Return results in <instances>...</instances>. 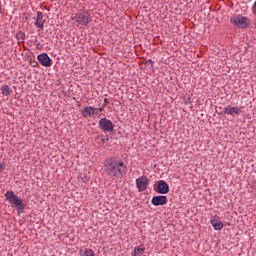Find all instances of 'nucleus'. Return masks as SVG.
I'll return each instance as SVG.
<instances>
[{"mask_svg": "<svg viewBox=\"0 0 256 256\" xmlns=\"http://www.w3.org/2000/svg\"><path fill=\"white\" fill-rule=\"evenodd\" d=\"M210 223L213 226V228L215 229V231H221V229H223V222L217 221V218H215V217H212L210 219Z\"/></svg>", "mask_w": 256, "mask_h": 256, "instance_id": "ddd939ff", "label": "nucleus"}, {"mask_svg": "<svg viewBox=\"0 0 256 256\" xmlns=\"http://www.w3.org/2000/svg\"><path fill=\"white\" fill-rule=\"evenodd\" d=\"M104 171L108 177L123 179L127 175V164L121 159L110 158L104 163Z\"/></svg>", "mask_w": 256, "mask_h": 256, "instance_id": "f257e3e1", "label": "nucleus"}, {"mask_svg": "<svg viewBox=\"0 0 256 256\" xmlns=\"http://www.w3.org/2000/svg\"><path fill=\"white\" fill-rule=\"evenodd\" d=\"M98 109V114L101 113L104 109V107L102 106L101 108H97Z\"/></svg>", "mask_w": 256, "mask_h": 256, "instance_id": "6ab92c4d", "label": "nucleus"}, {"mask_svg": "<svg viewBox=\"0 0 256 256\" xmlns=\"http://www.w3.org/2000/svg\"><path fill=\"white\" fill-rule=\"evenodd\" d=\"M99 127L104 133H111L115 129L113 122L107 118H102L99 120Z\"/></svg>", "mask_w": 256, "mask_h": 256, "instance_id": "39448f33", "label": "nucleus"}, {"mask_svg": "<svg viewBox=\"0 0 256 256\" xmlns=\"http://www.w3.org/2000/svg\"><path fill=\"white\" fill-rule=\"evenodd\" d=\"M246 1H248V3H251V1H253V0H246Z\"/></svg>", "mask_w": 256, "mask_h": 256, "instance_id": "412c9836", "label": "nucleus"}, {"mask_svg": "<svg viewBox=\"0 0 256 256\" xmlns=\"http://www.w3.org/2000/svg\"><path fill=\"white\" fill-rule=\"evenodd\" d=\"M37 60L39 61L40 65H42V67H51V65H53V60H51L47 53L38 55Z\"/></svg>", "mask_w": 256, "mask_h": 256, "instance_id": "423d86ee", "label": "nucleus"}, {"mask_svg": "<svg viewBox=\"0 0 256 256\" xmlns=\"http://www.w3.org/2000/svg\"><path fill=\"white\" fill-rule=\"evenodd\" d=\"M1 92H2V95H5L7 97L11 95V93H13V90H11V88L7 85H2Z\"/></svg>", "mask_w": 256, "mask_h": 256, "instance_id": "2eb2a0df", "label": "nucleus"}, {"mask_svg": "<svg viewBox=\"0 0 256 256\" xmlns=\"http://www.w3.org/2000/svg\"><path fill=\"white\" fill-rule=\"evenodd\" d=\"M252 11H253L254 15H256V1L254 2L253 6H252Z\"/></svg>", "mask_w": 256, "mask_h": 256, "instance_id": "f3484780", "label": "nucleus"}, {"mask_svg": "<svg viewBox=\"0 0 256 256\" xmlns=\"http://www.w3.org/2000/svg\"><path fill=\"white\" fill-rule=\"evenodd\" d=\"M151 203L155 207H159V205H167V196H154Z\"/></svg>", "mask_w": 256, "mask_h": 256, "instance_id": "9d476101", "label": "nucleus"}, {"mask_svg": "<svg viewBox=\"0 0 256 256\" xmlns=\"http://www.w3.org/2000/svg\"><path fill=\"white\" fill-rule=\"evenodd\" d=\"M156 191L162 195H167V193H169V184H167L165 180L158 181Z\"/></svg>", "mask_w": 256, "mask_h": 256, "instance_id": "1a4fd4ad", "label": "nucleus"}, {"mask_svg": "<svg viewBox=\"0 0 256 256\" xmlns=\"http://www.w3.org/2000/svg\"><path fill=\"white\" fill-rule=\"evenodd\" d=\"M224 113L225 115H239V113H241V110L239 109V107H231V106H228V107H225L224 108Z\"/></svg>", "mask_w": 256, "mask_h": 256, "instance_id": "f8f14e48", "label": "nucleus"}, {"mask_svg": "<svg viewBox=\"0 0 256 256\" xmlns=\"http://www.w3.org/2000/svg\"><path fill=\"white\" fill-rule=\"evenodd\" d=\"M72 21H74L77 27H85L91 23V14L86 10H79L75 16L72 17Z\"/></svg>", "mask_w": 256, "mask_h": 256, "instance_id": "f03ea898", "label": "nucleus"}, {"mask_svg": "<svg viewBox=\"0 0 256 256\" xmlns=\"http://www.w3.org/2000/svg\"><path fill=\"white\" fill-rule=\"evenodd\" d=\"M145 255V247L136 246L132 252V256H143Z\"/></svg>", "mask_w": 256, "mask_h": 256, "instance_id": "4468645a", "label": "nucleus"}, {"mask_svg": "<svg viewBox=\"0 0 256 256\" xmlns=\"http://www.w3.org/2000/svg\"><path fill=\"white\" fill-rule=\"evenodd\" d=\"M35 27L43 29L45 21L43 20V12H37L36 21L34 23Z\"/></svg>", "mask_w": 256, "mask_h": 256, "instance_id": "9b49d317", "label": "nucleus"}, {"mask_svg": "<svg viewBox=\"0 0 256 256\" xmlns=\"http://www.w3.org/2000/svg\"><path fill=\"white\" fill-rule=\"evenodd\" d=\"M94 115H99V109L93 106H86L82 110V117L88 119V117H93Z\"/></svg>", "mask_w": 256, "mask_h": 256, "instance_id": "0eeeda50", "label": "nucleus"}, {"mask_svg": "<svg viewBox=\"0 0 256 256\" xmlns=\"http://www.w3.org/2000/svg\"><path fill=\"white\" fill-rule=\"evenodd\" d=\"M147 185H149V180L145 176H141L136 179V186L138 191H147Z\"/></svg>", "mask_w": 256, "mask_h": 256, "instance_id": "6e6552de", "label": "nucleus"}, {"mask_svg": "<svg viewBox=\"0 0 256 256\" xmlns=\"http://www.w3.org/2000/svg\"><path fill=\"white\" fill-rule=\"evenodd\" d=\"M6 200L10 203L11 207H16L17 211H23L25 209V204L23 199H21L15 192L7 191L5 193Z\"/></svg>", "mask_w": 256, "mask_h": 256, "instance_id": "7ed1b4c3", "label": "nucleus"}, {"mask_svg": "<svg viewBox=\"0 0 256 256\" xmlns=\"http://www.w3.org/2000/svg\"><path fill=\"white\" fill-rule=\"evenodd\" d=\"M102 141H104V142H105V141H109V138L107 137L106 139H102Z\"/></svg>", "mask_w": 256, "mask_h": 256, "instance_id": "aec40b11", "label": "nucleus"}, {"mask_svg": "<svg viewBox=\"0 0 256 256\" xmlns=\"http://www.w3.org/2000/svg\"><path fill=\"white\" fill-rule=\"evenodd\" d=\"M230 23L239 29H247L249 27V19L245 16L237 15L230 18Z\"/></svg>", "mask_w": 256, "mask_h": 256, "instance_id": "20e7f679", "label": "nucleus"}, {"mask_svg": "<svg viewBox=\"0 0 256 256\" xmlns=\"http://www.w3.org/2000/svg\"><path fill=\"white\" fill-rule=\"evenodd\" d=\"M80 255L81 256H95V253L91 249H86L84 252L83 250H80Z\"/></svg>", "mask_w": 256, "mask_h": 256, "instance_id": "dca6fc26", "label": "nucleus"}, {"mask_svg": "<svg viewBox=\"0 0 256 256\" xmlns=\"http://www.w3.org/2000/svg\"><path fill=\"white\" fill-rule=\"evenodd\" d=\"M107 103H109V99L105 98V99H104L103 107H105V106L107 105Z\"/></svg>", "mask_w": 256, "mask_h": 256, "instance_id": "a211bd4d", "label": "nucleus"}]
</instances>
